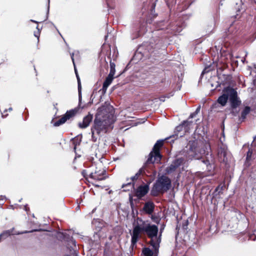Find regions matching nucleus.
Returning a JSON list of instances; mask_svg holds the SVG:
<instances>
[{
    "instance_id": "1",
    "label": "nucleus",
    "mask_w": 256,
    "mask_h": 256,
    "mask_svg": "<svg viewBox=\"0 0 256 256\" xmlns=\"http://www.w3.org/2000/svg\"><path fill=\"white\" fill-rule=\"evenodd\" d=\"M158 228L155 224H152L148 221L143 220L138 218L134 224V228L132 234L131 247L136 245L141 233L146 234L150 239V244L152 246L154 252H158L161 242V235H158Z\"/></svg>"
},
{
    "instance_id": "2",
    "label": "nucleus",
    "mask_w": 256,
    "mask_h": 256,
    "mask_svg": "<svg viewBox=\"0 0 256 256\" xmlns=\"http://www.w3.org/2000/svg\"><path fill=\"white\" fill-rule=\"evenodd\" d=\"M114 121L113 108L111 106L107 108L102 106L98 108L91 128L96 130L98 135L100 136L106 134L108 128Z\"/></svg>"
},
{
    "instance_id": "3",
    "label": "nucleus",
    "mask_w": 256,
    "mask_h": 256,
    "mask_svg": "<svg viewBox=\"0 0 256 256\" xmlns=\"http://www.w3.org/2000/svg\"><path fill=\"white\" fill-rule=\"evenodd\" d=\"M229 100L231 114L234 116H236L239 112L238 107L241 104V100L238 97L237 91L230 86H228L222 90V94L218 98V102L222 106H225Z\"/></svg>"
},
{
    "instance_id": "4",
    "label": "nucleus",
    "mask_w": 256,
    "mask_h": 256,
    "mask_svg": "<svg viewBox=\"0 0 256 256\" xmlns=\"http://www.w3.org/2000/svg\"><path fill=\"white\" fill-rule=\"evenodd\" d=\"M188 146H189L188 156L191 158L203 160L206 152H207V156H209L208 149L210 148V145L208 144H204L202 142L194 141L192 142H190Z\"/></svg>"
},
{
    "instance_id": "5",
    "label": "nucleus",
    "mask_w": 256,
    "mask_h": 256,
    "mask_svg": "<svg viewBox=\"0 0 256 256\" xmlns=\"http://www.w3.org/2000/svg\"><path fill=\"white\" fill-rule=\"evenodd\" d=\"M172 186L170 179L165 176L158 178L152 190L153 196H157L159 193H164L168 190Z\"/></svg>"
},
{
    "instance_id": "6",
    "label": "nucleus",
    "mask_w": 256,
    "mask_h": 256,
    "mask_svg": "<svg viewBox=\"0 0 256 256\" xmlns=\"http://www.w3.org/2000/svg\"><path fill=\"white\" fill-rule=\"evenodd\" d=\"M162 158V155L158 151L155 152L152 150L148 154V158L144 163L142 166L146 169L148 174L156 172L154 170V164L155 163H159Z\"/></svg>"
},
{
    "instance_id": "7",
    "label": "nucleus",
    "mask_w": 256,
    "mask_h": 256,
    "mask_svg": "<svg viewBox=\"0 0 256 256\" xmlns=\"http://www.w3.org/2000/svg\"><path fill=\"white\" fill-rule=\"evenodd\" d=\"M78 111V109L76 108L68 110L61 118L54 123V126H58L64 124L67 120L74 116Z\"/></svg>"
},
{
    "instance_id": "8",
    "label": "nucleus",
    "mask_w": 256,
    "mask_h": 256,
    "mask_svg": "<svg viewBox=\"0 0 256 256\" xmlns=\"http://www.w3.org/2000/svg\"><path fill=\"white\" fill-rule=\"evenodd\" d=\"M106 170L101 168L100 166H96L94 172H91L89 174V177L92 179L102 180L106 178Z\"/></svg>"
},
{
    "instance_id": "9",
    "label": "nucleus",
    "mask_w": 256,
    "mask_h": 256,
    "mask_svg": "<svg viewBox=\"0 0 256 256\" xmlns=\"http://www.w3.org/2000/svg\"><path fill=\"white\" fill-rule=\"evenodd\" d=\"M183 162L184 159L182 158H178L175 159L172 162L169 166L166 168V173L168 174L173 173L182 164Z\"/></svg>"
},
{
    "instance_id": "10",
    "label": "nucleus",
    "mask_w": 256,
    "mask_h": 256,
    "mask_svg": "<svg viewBox=\"0 0 256 256\" xmlns=\"http://www.w3.org/2000/svg\"><path fill=\"white\" fill-rule=\"evenodd\" d=\"M228 151L227 146L225 145L222 144L218 148V154L220 160L221 162H226L228 161Z\"/></svg>"
},
{
    "instance_id": "11",
    "label": "nucleus",
    "mask_w": 256,
    "mask_h": 256,
    "mask_svg": "<svg viewBox=\"0 0 256 256\" xmlns=\"http://www.w3.org/2000/svg\"><path fill=\"white\" fill-rule=\"evenodd\" d=\"M148 184L140 185L136 189H134V196L138 198H141L148 192Z\"/></svg>"
},
{
    "instance_id": "12",
    "label": "nucleus",
    "mask_w": 256,
    "mask_h": 256,
    "mask_svg": "<svg viewBox=\"0 0 256 256\" xmlns=\"http://www.w3.org/2000/svg\"><path fill=\"white\" fill-rule=\"evenodd\" d=\"M185 26V23L182 22L181 20H180L179 21L176 22L171 24L170 26V28L174 33L176 34L181 32Z\"/></svg>"
},
{
    "instance_id": "13",
    "label": "nucleus",
    "mask_w": 256,
    "mask_h": 256,
    "mask_svg": "<svg viewBox=\"0 0 256 256\" xmlns=\"http://www.w3.org/2000/svg\"><path fill=\"white\" fill-rule=\"evenodd\" d=\"M92 114H88L87 116L84 118L82 122L78 123V125L79 128H87L89 126L90 122L92 121Z\"/></svg>"
},
{
    "instance_id": "14",
    "label": "nucleus",
    "mask_w": 256,
    "mask_h": 256,
    "mask_svg": "<svg viewBox=\"0 0 256 256\" xmlns=\"http://www.w3.org/2000/svg\"><path fill=\"white\" fill-rule=\"evenodd\" d=\"M154 204L151 201L146 202L142 208L143 210L147 214H152L154 211Z\"/></svg>"
},
{
    "instance_id": "15",
    "label": "nucleus",
    "mask_w": 256,
    "mask_h": 256,
    "mask_svg": "<svg viewBox=\"0 0 256 256\" xmlns=\"http://www.w3.org/2000/svg\"><path fill=\"white\" fill-rule=\"evenodd\" d=\"M202 162L206 166V169L208 171H212L214 168V165L212 164L213 158L212 156V154H210V156H206V159H204Z\"/></svg>"
},
{
    "instance_id": "16",
    "label": "nucleus",
    "mask_w": 256,
    "mask_h": 256,
    "mask_svg": "<svg viewBox=\"0 0 256 256\" xmlns=\"http://www.w3.org/2000/svg\"><path fill=\"white\" fill-rule=\"evenodd\" d=\"M114 75L112 74V72L111 74H109L108 76L106 78L102 85V90L103 91L106 92V90L108 88L110 84L114 79Z\"/></svg>"
},
{
    "instance_id": "17",
    "label": "nucleus",
    "mask_w": 256,
    "mask_h": 256,
    "mask_svg": "<svg viewBox=\"0 0 256 256\" xmlns=\"http://www.w3.org/2000/svg\"><path fill=\"white\" fill-rule=\"evenodd\" d=\"M182 132H184V126H182V123L180 124L179 126H177L174 130L175 134L174 135H172V136H170V137H168L166 138V140H172V138H174L176 136V138H178V136H180V134H182Z\"/></svg>"
},
{
    "instance_id": "18",
    "label": "nucleus",
    "mask_w": 256,
    "mask_h": 256,
    "mask_svg": "<svg viewBox=\"0 0 256 256\" xmlns=\"http://www.w3.org/2000/svg\"><path fill=\"white\" fill-rule=\"evenodd\" d=\"M164 140L167 141V142H174V140ZM164 140H160L156 142L154 144L152 150H154V152H156L158 151L159 152H160V148L164 144Z\"/></svg>"
},
{
    "instance_id": "19",
    "label": "nucleus",
    "mask_w": 256,
    "mask_h": 256,
    "mask_svg": "<svg viewBox=\"0 0 256 256\" xmlns=\"http://www.w3.org/2000/svg\"><path fill=\"white\" fill-rule=\"evenodd\" d=\"M182 126H184V132L182 134H180V137H182L184 134V133L188 132L190 126H192V122L191 120H184L182 122Z\"/></svg>"
},
{
    "instance_id": "20",
    "label": "nucleus",
    "mask_w": 256,
    "mask_h": 256,
    "mask_svg": "<svg viewBox=\"0 0 256 256\" xmlns=\"http://www.w3.org/2000/svg\"><path fill=\"white\" fill-rule=\"evenodd\" d=\"M147 173L148 172L146 170V169H145L143 166H142L140 168V170L135 174L134 176L130 178V180L133 182L136 180H137L138 179V178L141 175H146Z\"/></svg>"
},
{
    "instance_id": "21",
    "label": "nucleus",
    "mask_w": 256,
    "mask_h": 256,
    "mask_svg": "<svg viewBox=\"0 0 256 256\" xmlns=\"http://www.w3.org/2000/svg\"><path fill=\"white\" fill-rule=\"evenodd\" d=\"M225 187L224 184H219L214 190V192H213L212 195V198H216L218 195H220L222 194V191Z\"/></svg>"
},
{
    "instance_id": "22",
    "label": "nucleus",
    "mask_w": 256,
    "mask_h": 256,
    "mask_svg": "<svg viewBox=\"0 0 256 256\" xmlns=\"http://www.w3.org/2000/svg\"><path fill=\"white\" fill-rule=\"evenodd\" d=\"M250 108L249 106H246L241 112V116L240 118V120L242 121L246 118V116L250 112Z\"/></svg>"
},
{
    "instance_id": "23",
    "label": "nucleus",
    "mask_w": 256,
    "mask_h": 256,
    "mask_svg": "<svg viewBox=\"0 0 256 256\" xmlns=\"http://www.w3.org/2000/svg\"><path fill=\"white\" fill-rule=\"evenodd\" d=\"M122 188H124V191H128L132 188H134V183L131 182H128L126 184H123L122 186Z\"/></svg>"
},
{
    "instance_id": "24",
    "label": "nucleus",
    "mask_w": 256,
    "mask_h": 256,
    "mask_svg": "<svg viewBox=\"0 0 256 256\" xmlns=\"http://www.w3.org/2000/svg\"><path fill=\"white\" fill-rule=\"evenodd\" d=\"M142 253L144 256H153L154 252L149 248H144L142 249Z\"/></svg>"
},
{
    "instance_id": "25",
    "label": "nucleus",
    "mask_w": 256,
    "mask_h": 256,
    "mask_svg": "<svg viewBox=\"0 0 256 256\" xmlns=\"http://www.w3.org/2000/svg\"><path fill=\"white\" fill-rule=\"evenodd\" d=\"M78 83V99L79 102H80L82 100V86L80 84V80L78 74H76Z\"/></svg>"
},
{
    "instance_id": "26",
    "label": "nucleus",
    "mask_w": 256,
    "mask_h": 256,
    "mask_svg": "<svg viewBox=\"0 0 256 256\" xmlns=\"http://www.w3.org/2000/svg\"><path fill=\"white\" fill-rule=\"evenodd\" d=\"M14 230V228H12L10 230H6L2 232L0 234L2 238L5 239L8 236L13 235L12 232Z\"/></svg>"
},
{
    "instance_id": "27",
    "label": "nucleus",
    "mask_w": 256,
    "mask_h": 256,
    "mask_svg": "<svg viewBox=\"0 0 256 256\" xmlns=\"http://www.w3.org/2000/svg\"><path fill=\"white\" fill-rule=\"evenodd\" d=\"M217 70L222 72L228 67V64L226 63L219 64H216Z\"/></svg>"
},
{
    "instance_id": "28",
    "label": "nucleus",
    "mask_w": 256,
    "mask_h": 256,
    "mask_svg": "<svg viewBox=\"0 0 256 256\" xmlns=\"http://www.w3.org/2000/svg\"><path fill=\"white\" fill-rule=\"evenodd\" d=\"M37 230H32L30 231L25 230V231H22V232H12V234H13V235L14 234L18 235V234H24L32 232H35V231H37Z\"/></svg>"
},
{
    "instance_id": "29",
    "label": "nucleus",
    "mask_w": 256,
    "mask_h": 256,
    "mask_svg": "<svg viewBox=\"0 0 256 256\" xmlns=\"http://www.w3.org/2000/svg\"><path fill=\"white\" fill-rule=\"evenodd\" d=\"M115 66L116 65L114 62H110V72L109 74H111L112 72V74H115Z\"/></svg>"
},
{
    "instance_id": "30",
    "label": "nucleus",
    "mask_w": 256,
    "mask_h": 256,
    "mask_svg": "<svg viewBox=\"0 0 256 256\" xmlns=\"http://www.w3.org/2000/svg\"><path fill=\"white\" fill-rule=\"evenodd\" d=\"M151 219L152 220L153 222L158 224L160 222V218L157 217L156 216L154 215H152Z\"/></svg>"
},
{
    "instance_id": "31",
    "label": "nucleus",
    "mask_w": 256,
    "mask_h": 256,
    "mask_svg": "<svg viewBox=\"0 0 256 256\" xmlns=\"http://www.w3.org/2000/svg\"><path fill=\"white\" fill-rule=\"evenodd\" d=\"M200 106L196 108V110L194 112L190 114V116H189L188 119L192 118H194L200 112Z\"/></svg>"
},
{
    "instance_id": "32",
    "label": "nucleus",
    "mask_w": 256,
    "mask_h": 256,
    "mask_svg": "<svg viewBox=\"0 0 256 256\" xmlns=\"http://www.w3.org/2000/svg\"><path fill=\"white\" fill-rule=\"evenodd\" d=\"M91 132H92V140L93 142H96L97 140V137H96L95 136V133L96 132V130H93L91 128Z\"/></svg>"
},
{
    "instance_id": "33",
    "label": "nucleus",
    "mask_w": 256,
    "mask_h": 256,
    "mask_svg": "<svg viewBox=\"0 0 256 256\" xmlns=\"http://www.w3.org/2000/svg\"><path fill=\"white\" fill-rule=\"evenodd\" d=\"M242 0H240L239 3L236 4V10L237 12H240V10L242 9Z\"/></svg>"
},
{
    "instance_id": "34",
    "label": "nucleus",
    "mask_w": 256,
    "mask_h": 256,
    "mask_svg": "<svg viewBox=\"0 0 256 256\" xmlns=\"http://www.w3.org/2000/svg\"><path fill=\"white\" fill-rule=\"evenodd\" d=\"M144 46H145V44H143L142 46H140L136 51L135 56H136L137 54H142V56L143 55V54H142V52H141V50L142 49Z\"/></svg>"
},
{
    "instance_id": "35",
    "label": "nucleus",
    "mask_w": 256,
    "mask_h": 256,
    "mask_svg": "<svg viewBox=\"0 0 256 256\" xmlns=\"http://www.w3.org/2000/svg\"><path fill=\"white\" fill-rule=\"evenodd\" d=\"M252 154V150H250V149H249L248 152H247V154H246V160H248L251 158Z\"/></svg>"
},
{
    "instance_id": "36",
    "label": "nucleus",
    "mask_w": 256,
    "mask_h": 256,
    "mask_svg": "<svg viewBox=\"0 0 256 256\" xmlns=\"http://www.w3.org/2000/svg\"><path fill=\"white\" fill-rule=\"evenodd\" d=\"M212 70V68H210V66H206L203 72H202V74L206 72H208L209 71Z\"/></svg>"
},
{
    "instance_id": "37",
    "label": "nucleus",
    "mask_w": 256,
    "mask_h": 256,
    "mask_svg": "<svg viewBox=\"0 0 256 256\" xmlns=\"http://www.w3.org/2000/svg\"><path fill=\"white\" fill-rule=\"evenodd\" d=\"M165 226H166V224L164 223H162V224H160V234L159 235H161L162 236V234L164 230V229Z\"/></svg>"
},
{
    "instance_id": "38",
    "label": "nucleus",
    "mask_w": 256,
    "mask_h": 256,
    "mask_svg": "<svg viewBox=\"0 0 256 256\" xmlns=\"http://www.w3.org/2000/svg\"><path fill=\"white\" fill-rule=\"evenodd\" d=\"M34 36H36V38H38V41L39 40V37H40V30H38L37 32H34Z\"/></svg>"
},
{
    "instance_id": "39",
    "label": "nucleus",
    "mask_w": 256,
    "mask_h": 256,
    "mask_svg": "<svg viewBox=\"0 0 256 256\" xmlns=\"http://www.w3.org/2000/svg\"><path fill=\"white\" fill-rule=\"evenodd\" d=\"M129 200H130V206L132 207L133 204H133V199H132V196L131 195H130V194L129 196Z\"/></svg>"
},
{
    "instance_id": "40",
    "label": "nucleus",
    "mask_w": 256,
    "mask_h": 256,
    "mask_svg": "<svg viewBox=\"0 0 256 256\" xmlns=\"http://www.w3.org/2000/svg\"><path fill=\"white\" fill-rule=\"evenodd\" d=\"M74 52H72V53H70V58H71V59L72 61V63L74 64Z\"/></svg>"
},
{
    "instance_id": "41",
    "label": "nucleus",
    "mask_w": 256,
    "mask_h": 256,
    "mask_svg": "<svg viewBox=\"0 0 256 256\" xmlns=\"http://www.w3.org/2000/svg\"><path fill=\"white\" fill-rule=\"evenodd\" d=\"M50 2V0H48V10H47V14H46V18H48V14L49 13Z\"/></svg>"
},
{
    "instance_id": "42",
    "label": "nucleus",
    "mask_w": 256,
    "mask_h": 256,
    "mask_svg": "<svg viewBox=\"0 0 256 256\" xmlns=\"http://www.w3.org/2000/svg\"><path fill=\"white\" fill-rule=\"evenodd\" d=\"M188 224V221L186 220V224L184 226V229H186L187 228Z\"/></svg>"
},
{
    "instance_id": "43",
    "label": "nucleus",
    "mask_w": 256,
    "mask_h": 256,
    "mask_svg": "<svg viewBox=\"0 0 256 256\" xmlns=\"http://www.w3.org/2000/svg\"><path fill=\"white\" fill-rule=\"evenodd\" d=\"M12 110V108H10L8 110H4V112H6L8 110L9 112H11Z\"/></svg>"
},
{
    "instance_id": "44",
    "label": "nucleus",
    "mask_w": 256,
    "mask_h": 256,
    "mask_svg": "<svg viewBox=\"0 0 256 256\" xmlns=\"http://www.w3.org/2000/svg\"><path fill=\"white\" fill-rule=\"evenodd\" d=\"M0 199L2 200H4V199H6V197L4 196H0Z\"/></svg>"
},
{
    "instance_id": "45",
    "label": "nucleus",
    "mask_w": 256,
    "mask_h": 256,
    "mask_svg": "<svg viewBox=\"0 0 256 256\" xmlns=\"http://www.w3.org/2000/svg\"><path fill=\"white\" fill-rule=\"evenodd\" d=\"M86 170H84L82 172V174L84 175V176H85V174H86Z\"/></svg>"
},
{
    "instance_id": "46",
    "label": "nucleus",
    "mask_w": 256,
    "mask_h": 256,
    "mask_svg": "<svg viewBox=\"0 0 256 256\" xmlns=\"http://www.w3.org/2000/svg\"><path fill=\"white\" fill-rule=\"evenodd\" d=\"M30 20V22H34V23H36V24L38 23V22L37 21L33 20Z\"/></svg>"
},
{
    "instance_id": "47",
    "label": "nucleus",
    "mask_w": 256,
    "mask_h": 256,
    "mask_svg": "<svg viewBox=\"0 0 256 256\" xmlns=\"http://www.w3.org/2000/svg\"><path fill=\"white\" fill-rule=\"evenodd\" d=\"M74 71H75L76 74H78V72H77V70L76 69L75 65L74 66Z\"/></svg>"
},
{
    "instance_id": "48",
    "label": "nucleus",
    "mask_w": 256,
    "mask_h": 256,
    "mask_svg": "<svg viewBox=\"0 0 256 256\" xmlns=\"http://www.w3.org/2000/svg\"><path fill=\"white\" fill-rule=\"evenodd\" d=\"M7 116H8V114H6V115H4V114H2V116L3 118H6Z\"/></svg>"
},
{
    "instance_id": "49",
    "label": "nucleus",
    "mask_w": 256,
    "mask_h": 256,
    "mask_svg": "<svg viewBox=\"0 0 256 256\" xmlns=\"http://www.w3.org/2000/svg\"><path fill=\"white\" fill-rule=\"evenodd\" d=\"M24 210L26 211L28 210V208H27L26 206H24Z\"/></svg>"
},
{
    "instance_id": "50",
    "label": "nucleus",
    "mask_w": 256,
    "mask_h": 256,
    "mask_svg": "<svg viewBox=\"0 0 256 256\" xmlns=\"http://www.w3.org/2000/svg\"><path fill=\"white\" fill-rule=\"evenodd\" d=\"M36 29L38 30H40V28H38V26H36Z\"/></svg>"
},
{
    "instance_id": "51",
    "label": "nucleus",
    "mask_w": 256,
    "mask_h": 256,
    "mask_svg": "<svg viewBox=\"0 0 256 256\" xmlns=\"http://www.w3.org/2000/svg\"><path fill=\"white\" fill-rule=\"evenodd\" d=\"M256 138V136H254V140H253L252 143H253V142H254Z\"/></svg>"
},
{
    "instance_id": "52",
    "label": "nucleus",
    "mask_w": 256,
    "mask_h": 256,
    "mask_svg": "<svg viewBox=\"0 0 256 256\" xmlns=\"http://www.w3.org/2000/svg\"><path fill=\"white\" fill-rule=\"evenodd\" d=\"M152 7L154 8V7H155V4H152Z\"/></svg>"
},
{
    "instance_id": "53",
    "label": "nucleus",
    "mask_w": 256,
    "mask_h": 256,
    "mask_svg": "<svg viewBox=\"0 0 256 256\" xmlns=\"http://www.w3.org/2000/svg\"><path fill=\"white\" fill-rule=\"evenodd\" d=\"M76 146L75 145L74 147V148L76 149Z\"/></svg>"
},
{
    "instance_id": "54",
    "label": "nucleus",
    "mask_w": 256,
    "mask_h": 256,
    "mask_svg": "<svg viewBox=\"0 0 256 256\" xmlns=\"http://www.w3.org/2000/svg\"><path fill=\"white\" fill-rule=\"evenodd\" d=\"M109 0H106V2H108V1H109Z\"/></svg>"
}]
</instances>
